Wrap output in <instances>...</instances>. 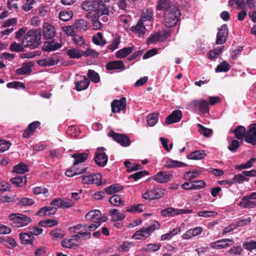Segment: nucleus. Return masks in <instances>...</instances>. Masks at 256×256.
Returning a JSON list of instances; mask_svg holds the SVG:
<instances>
[{"label":"nucleus","instance_id":"obj_9","mask_svg":"<svg viewBox=\"0 0 256 256\" xmlns=\"http://www.w3.org/2000/svg\"><path fill=\"white\" fill-rule=\"evenodd\" d=\"M164 189L156 188L147 190L142 194V197L144 199L148 200L158 199L164 196Z\"/></svg>","mask_w":256,"mask_h":256},{"label":"nucleus","instance_id":"obj_16","mask_svg":"<svg viewBox=\"0 0 256 256\" xmlns=\"http://www.w3.org/2000/svg\"><path fill=\"white\" fill-rule=\"evenodd\" d=\"M182 117V112L181 110H176L166 118L165 122L167 124L178 122L180 120Z\"/></svg>","mask_w":256,"mask_h":256},{"label":"nucleus","instance_id":"obj_37","mask_svg":"<svg viewBox=\"0 0 256 256\" xmlns=\"http://www.w3.org/2000/svg\"><path fill=\"white\" fill-rule=\"evenodd\" d=\"M110 202L116 206H123L124 201L122 200V196L120 194H114L109 199Z\"/></svg>","mask_w":256,"mask_h":256},{"label":"nucleus","instance_id":"obj_31","mask_svg":"<svg viewBox=\"0 0 256 256\" xmlns=\"http://www.w3.org/2000/svg\"><path fill=\"white\" fill-rule=\"evenodd\" d=\"M194 104L198 106L200 111L204 114L208 113L210 111L208 104L205 100H196Z\"/></svg>","mask_w":256,"mask_h":256},{"label":"nucleus","instance_id":"obj_11","mask_svg":"<svg viewBox=\"0 0 256 256\" xmlns=\"http://www.w3.org/2000/svg\"><path fill=\"white\" fill-rule=\"evenodd\" d=\"M244 141L252 145H256V123L252 124L248 126Z\"/></svg>","mask_w":256,"mask_h":256},{"label":"nucleus","instance_id":"obj_13","mask_svg":"<svg viewBox=\"0 0 256 256\" xmlns=\"http://www.w3.org/2000/svg\"><path fill=\"white\" fill-rule=\"evenodd\" d=\"M126 98L124 97L119 100H114L111 104L112 111L114 114L119 112L126 108Z\"/></svg>","mask_w":256,"mask_h":256},{"label":"nucleus","instance_id":"obj_22","mask_svg":"<svg viewBox=\"0 0 256 256\" xmlns=\"http://www.w3.org/2000/svg\"><path fill=\"white\" fill-rule=\"evenodd\" d=\"M34 64V63L32 62L23 63L20 68L16 70V73L20 75L30 74L32 71V68Z\"/></svg>","mask_w":256,"mask_h":256},{"label":"nucleus","instance_id":"obj_42","mask_svg":"<svg viewBox=\"0 0 256 256\" xmlns=\"http://www.w3.org/2000/svg\"><path fill=\"white\" fill-rule=\"evenodd\" d=\"M2 243H4V245L9 248H11L16 246V240L11 237L4 236L2 237Z\"/></svg>","mask_w":256,"mask_h":256},{"label":"nucleus","instance_id":"obj_33","mask_svg":"<svg viewBox=\"0 0 256 256\" xmlns=\"http://www.w3.org/2000/svg\"><path fill=\"white\" fill-rule=\"evenodd\" d=\"M90 83V80L85 76H84L82 80L74 82L76 90L78 91H81L86 89L88 88Z\"/></svg>","mask_w":256,"mask_h":256},{"label":"nucleus","instance_id":"obj_61","mask_svg":"<svg viewBox=\"0 0 256 256\" xmlns=\"http://www.w3.org/2000/svg\"><path fill=\"white\" fill-rule=\"evenodd\" d=\"M248 180L249 178L245 177V176L242 173L236 174L232 178L234 183L238 182L240 184H242L244 181H248Z\"/></svg>","mask_w":256,"mask_h":256},{"label":"nucleus","instance_id":"obj_25","mask_svg":"<svg viewBox=\"0 0 256 256\" xmlns=\"http://www.w3.org/2000/svg\"><path fill=\"white\" fill-rule=\"evenodd\" d=\"M202 232V228L201 227H196L186 231L184 233L182 238L184 239L190 238L193 236H197L201 234Z\"/></svg>","mask_w":256,"mask_h":256},{"label":"nucleus","instance_id":"obj_32","mask_svg":"<svg viewBox=\"0 0 256 256\" xmlns=\"http://www.w3.org/2000/svg\"><path fill=\"white\" fill-rule=\"evenodd\" d=\"M232 132L235 134V138L238 140H242L244 138H245L246 131L244 126H238L232 130Z\"/></svg>","mask_w":256,"mask_h":256},{"label":"nucleus","instance_id":"obj_63","mask_svg":"<svg viewBox=\"0 0 256 256\" xmlns=\"http://www.w3.org/2000/svg\"><path fill=\"white\" fill-rule=\"evenodd\" d=\"M50 234L51 236H53L54 238H62L64 236V232L60 228H56L52 230Z\"/></svg>","mask_w":256,"mask_h":256},{"label":"nucleus","instance_id":"obj_18","mask_svg":"<svg viewBox=\"0 0 256 256\" xmlns=\"http://www.w3.org/2000/svg\"><path fill=\"white\" fill-rule=\"evenodd\" d=\"M62 46V44L60 43L56 42L54 40L47 41L44 42L42 50L44 52L54 51Z\"/></svg>","mask_w":256,"mask_h":256},{"label":"nucleus","instance_id":"obj_57","mask_svg":"<svg viewBox=\"0 0 256 256\" xmlns=\"http://www.w3.org/2000/svg\"><path fill=\"white\" fill-rule=\"evenodd\" d=\"M229 143L228 148L232 152H236L240 146L239 142L236 140H232Z\"/></svg>","mask_w":256,"mask_h":256},{"label":"nucleus","instance_id":"obj_60","mask_svg":"<svg viewBox=\"0 0 256 256\" xmlns=\"http://www.w3.org/2000/svg\"><path fill=\"white\" fill-rule=\"evenodd\" d=\"M206 182L203 180H195L192 182L191 188L192 190H199L204 186Z\"/></svg>","mask_w":256,"mask_h":256},{"label":"nucleus","instance_id":"obj_38","mask_svg":"<svg viewBox=\"0 0 256 256\" xmlns=\"http://www.w3.org/2000/svg\"><path fill=\"white\" fill-rule=\"evenodd\" d=\"M205 156L204 150H196L190 153L187 158L190 160H202L204 158Z\"/></svg>","mask_w":256,"mask_h":256},{"label":"nucleus","instance_id":"obj_21","mask_svg":"<svg viewBox=\"0 0 256 256\" xmlns=\"http://www.w3.org/2000/svg\"><path fill=\"white\" fill-rule=\"evenodd\" d=\"M170 178L169 173L164 171L159 172L152 176V178L158 183L167 182L170 180Z\"/></svg>","mask_w":256,"mask_h":256},{"label":"nucleus","instance_id":"obj_58","mask_svg":"<svg viewBox=\"0 0 256 256\" xmlns=\"http://www.w3.org/2000/svg\"><path fill=\"white\" fill-rule=\"evenodd\" d=\"M198 126L199 128L200 133L204 136L209 137L212 132L211 129L206 128L201 124H198Z\"/></svg>","mask_w":256,"mask_h":256},{"label":"nucleus","instance_id":"obj_40","mask_svg":"<svg viewBox=\"0 0 256 256\" xmlns=\"http://www.w3.org/2000/svg\"><path fill=\"white\" fill-rule=\"evenodd\" d=\"M224 48V46H218L214 50H210L208 58L210 60L217 58L222 52Z\"/></svg>","mask_w":256,"mask_h":256},{"label":"nucleus","instance_id":"obj_1","mask_svg":"<svg viewBox=\"0 0 256 256\" xmlns=\"http://www.w3.org/2000/svg\"><path fill=\"white\" fill-rule=\"evenodd\" d=\"M82 7L84 10L88 12L86 15L87 18H99L104 22L108 21V6L102 0H85L82 2Z\"/></svg>","mask_w":256,"mask_h":256},{"label":"nucleus","instance_id":"obj_5","mask_svg":"<svg viewBox=\"0 0 256 256\" xmlns=\"http://www.w3.org/2000/svg\"><path fill=\"white\" fill-rule=\"evenodd\" d=\"M160 224L158 222H156L154 224L150 225L146 227H143L139 230L136 231L133 236V238L136 240H142V238L146 239L148 238L156 230H158L160 228Z\"/></svg>","mask_w":256,"mask_h":256},{"label":"nucleus","instance_id":"obj_2","mask_svg":"<svg viewBox=\"0 0 256 256\" xmlns=\"http://www.w3.org/2000/svg\"><path fill=\"white\" fill-rule=\"evenodd\" d=\"M41 29L30 30L23 37L22 44L30 49L37 48L41 44Z\"/></svg>","mask_w":256,"mask_h":256},{"label":"nucleus","instance_id":"obj_53","mask_svg":"<svg viewBox=\"0 0 256 256\" xmlns=\"http://www.w3.org/2000/svg\"><path fill=\"white\" fill-rule=\"evenodd\" d=\"M180 231L179 228H174L173 230L170 231L168 232L162 234L161 236L160 240H170L172 236L178 234Z\"/></svg>","mask_w":256,"mask_h":256},{"label":"nucleus","instance_id":"obj_17","mask_svg":"<svg viewBox=\"0 0 256 256\" xmlns=\"http://www.w3.org/2000/svg\"><path fill=\"white\" fill-rule=\"evenodd\" d=\"M56 29L52 25L44 23L43 26V36L46 39L52 38L56 34Z\"/></svg>","mask_w":256,"mask_h":256},{"label":"nucleus","instance_id":"obj_23","mask_svg":"<svg viewBox=\"0 0 256 256\" xmlns=\"http://www.w3.org/2000/svg\"><path fill=\"white\" fill-rule=\"evenodd\" d=\"M246 196L242 197L239 206L244 208H253L256 207V200H250Z\"/></svg>","mask_w":256,"mask_h":256},{"label":"nucleus","instance_id":"obj_15","mask_svg":"<svg viewBox=\"0 0 256 256\" xmlns=\"http://www.w3.org/2000/svg\"><path fill=\"white\" fill-rule=\"evenodd\" d=\"M234 244V241L232 239L224 238L219 240L216 242L210 244V248L218 250H220L226 247L230 246Z\"/></svg>","mask_w":256,"mask_h":256},{"label":"nucleus","instance_id":"obj_62","mask_svg":"<svg viewBox=\"0 0 256 256\" xmlns=\"http://www.w3.org/2000/svg\"><path fill=\"white\" fill-rule=\"evenodd\" d=\"M149 172L146 170L138 172L130 176V178H132L134 180H137L142 178L145 175H148Z\"/></svg>","mask_w":256,"mask_h":256},{"label":"nucleus","instance_id":"obj_8","mask_svg":"<svg viewBox=\"0 0 256 256\" xmlns=\"http://www.w3.org/2000/svg\"><path fill=\"white\" fill-rule=\"evenodd\" d=\"M108 136L112 137L114 140L124 147L129 146L131 143L129 137L123 134L116 133L113 130H110Z\"/></svg>","mask_w":256,"mask_h":256},{"label":"nucleus","instance_id":"obj_4","mask_svg":"<svg viewBox=\"0 0 256 256\" xmlns=\"http://www.w3.org/2000/svg\"><path fill=\"white\" fill-rule=\"evenodd\" d=\"M8 218L11 221L12 226L16 228L24 226L32 221L30 217L20 213H12L8 216Z\"/></svg>","mask_w":256,"mask_h":256},{"label":"nucleus","instance_id":"obj_26","mask_svg":"<svg viewBox=\"0 0 256 256\" xmlns=\"http://www.w3.org/2000/svg\"><path fill=\"white\" fill-rule=\"evenodd\" d=\"M58 61L59 60L58 58L50 57L44 60H38L37 62L40 66H50L56 64Z\"/></svg>","mask_w":256,"mask_h":256},{"label":"nucleus","instance_id":"obj_41","mask_svg":"<svg viewBox=\"0 0 256 256\" xmlns=\"http://www.w3.org/2000/svg\"><path fill=\"white\" fill-rule=\"evenodd\" d=\"M13 171L16 174H23L28 172V168L26 164L20 162L14 167Z\"/></svg>","mask_w":256,"mask_h":256},{"label":"nucleus","instance_id":"obj_64","mask_svg":"<svg viewBox=\"0 0 256 256\" xmlns=\"http://www.w3.org/2000/svg\"><path fill=\"white\" fill-rule=\"evenodd\" d=\"M243 247L248 250L252 251L256 249V241L250 240V242L244 243Z\"/></svg>","mask_w":256,"mask_h":256},{"label":"nucleus","instance_id":"obj_14","mask_svg":"<svg viewBox=\"0 0 256 256\" xmlns=\"http://www.w3.org/2000/svg\"><path fill=\"white\" fill-rule=\"evenodd\" d=\"M75 202L72 200H64L60 198H56L50 202L51 205L61 208H70L73 206Z\"/></svg>","mask_w":256,"mask_h":256},{"label":"nucleus","instance_id":"obj_36","mask_svg":"<svg viewBox=\"0 0 256 256\" xmlns=\"http://www.w3.org/2000/svg\"><path fill=\"white\" fill-rule=\"evenodd\" d=\"M10 182L17 187H22L26 184V179L25 176H16L11 178Z\"/></svg>","mask_w":256,"mask_h":256},{"label":"nucleus","instance_id":"obj_3","mask_svg":"<svg viewBox=\"0 0 256 256\" xmlns=\"http://www.w3.org/2000/svg\"><path fill=\"white\" fill-rule=\"evenodd\" d=\"M180 16V10L173 6L171 11L164 13L165 26L167 28L174 26L179 20Z\"/></svg>","mask_w":256,"mask_h":256},{"label":"nucleus","instance_id":"obj_54","mask_svg":"<svg viewBox=\"0 0 256 256\" xmlns=\"http://www.w3.org/2000/svg\"><path fill=\"white\" fill-rule=\"evenodd\" d=\"M161 246L162 245L160 244H148L143 250L145 252H156L158 250Z\"/></svg>","mask_w":256,"mask_h":256},{"label":"nucleus","instance_id":"obj_46","mask_svg":"<svg viewBox=\"0 0 256 256\" xmlns=\"http://www.w3.org/2000/svg\"><path fill=\"white\" fill-rule=\"evenodd\" d=\"M120 42V38H116L112 40V44L108 45L106 48V52H112L118 48V45Z\"/></svg>","mask_w":256,"mask_h":256},{"label":"nucleus","instance_id":"obj_59","mask_svg":"<svg viewBox=\"0 0 256 256\" xmlns=\"http://www.w3.org/2000/svg\"><path fill=\"white\" fill-rule=\"evenodd\" d=\"M58 224V222L54 220L48 219L46 220H41L38 222V224L43 227L52 226Z\"/></svg>","mask_w":256,"mask_h":256},{"label":"nucleus","instance_id":"obj_12","mask_svg":"<svg viewBox=\"0 0 256 256\" xmlns=\"http://www.w3.org/2000/svg\"><path fill=\"white\" fill-rule=\"evenodd\" d=\"M218 30L216 43L217 44H222L226 42L228 39V26L226 24H224Z\"/></svg>","mask_w":256,"mask_h":256},{"label":"nucleus","instance_id":"obj_29","mask_svg":"<svg viewBox=\"0 0 256 256\" xmlns=\"http://www.w3.org/2000/svg\"><path fill=\"white\" fill-rule=\"evenodd\" d=\"M124 186L119 184H115L106 188L104 190L108 194H112L124 189Z\"/></svg>","mask_w":256,"mask_h":256},{"label":"nucleus","instance_id":"obj_50","mask_svg":"<svg viewBox=\"0 0 256 256\" xmlns=\"http://www.w3.org/2000/svg\"><path fill=\"white\" fill-rule=\"evenodd\" d=\"M25 48L22 42L21 44H18L14 42L10 44V50L12 52H24Z\"/></svg>","mask_w":256,"mask_h":256},{"label":"nucleus","instance_id":"obj_45","mask_svg":"<svg viewBox=\"0 0 256 256\" xmlns=\"http://www.w3.org/2000/svg\"><path fill=\"white\" fill-rule=\"evenodd\" d=\"M159 114L158 112H153L149 114L147 118L148 124L150 126H153L156 124L158 120Z\"/></svg>","mask_w":256,"mask_h":256},{"label":"nucleus","instance_id":"obj_24","mask_svg":"<svg viewBox=\"0 0 256 256\" xmlns=\"http://www.w3.org/2000/svg\"><path fill=\"white\" fill-rule=\"evenodd\" d=\"M173 6H174L171 4L170 0H159L157 10H164L165 12H168L171 11Z\"/></svg>","mask_w":256,"mask_h":256},{"label":"nucleus","instance_id":"obj_10","mask_svg":"<svg viewBox=\"0 0 256 256\" xmlns=\"http://www.w3.org/2000/svg\"><path fill=\"white\" fill-rule=\"evenodd\" d=\"M192 212V210L188 209H178L172 208H168L162 210L160 212L161 215L163 216H174L176 215L184 214H191Z\"/></svg>","mask_w":256,"mask_h":256},{"label":"nucleus","instance_id":"obj_27","mask_svg":"<svg viewBox=\"0 0 256 256\" xmlns=\"http://www.w3.org/2000/svg\"><path fill=\"white\" fill-rule=\"evenodd\" d=\"M132 32H136L139 36L144 35L145 34L146 28L144 26L142 20H140L135 26H132L130 28Z\"/></svg>","mask_w":256,"mask_h":256},{"label":"nucleus","instance_id":"obj_48","mask_svg":"<svg viewBox=\"0 0 256 256\" xmlns=\"http://www.w3.org/2000/svg\"><path fill=\"white\" fill-rule=\"evenodd\" d=\"M230 67L227 62L224 61L217 66L215 70L216 72H227L230 70Z\"/></svg>","mask_w":256,"mask_h":256},{"label":"nucleus","instance_id":"obj_6","mask_svg":"<svg viewBox=\"0 0 256 256\" xmlns=\"http://www.w3.org/2000/svg\"><path fill=\"white\" fill-rule=\"evenodd\" d=\"M106 148L104 147H99L96 149L94 160L99 166L104 167L108 162V156L106 154Z\"/></svg>","mask_w":256,"mask_h":256},{"label":"nucleus","instance_id":"obj_19","mask_svg":"<svg viewBox=\"0 0 256 256\" xmlns=\"http://www.w3.org/2000/svg\"><path fill=\"white\" fill-rule=\"evenodd\" d=\"M40 125V122L39 121H34L30 124L25 129L23 133V136L25 138H30Z\"/></svg>","mask_w":256,"mask_h":256},{"label":"nucleus","instance_id":"obj_56","mask_svg":"<svg viewBox=\"0 0 256 256\" xmlns=\"http://www.w3.org/2000/svg\"><path fill=\"white\" fill-rule=\"evenodd\" d=\"M66 54L72 58H79L82 56V54L76 48L68 50Z\"/></svg>","mask_w":256,"mask_h":256},{"label":"nucleus","instance_id":"obj_34","mask_svg":"<svg viewBox=\"0 0 256 256\" xmlns=\"http://www.w3.org/2000/svg\"><path fill=\"white\" fill-rule=\"evenodd\" d=\"M134 50V46L125 47L118 50L116 54V57L118 58H124L130 54Z\"/></svg>","mask_w":256,"mask_h":256},{"label":"nucleus","instance_id":"obj_52","mask_svg":"<svg viewBox=\"0 0 256 256\" xmlns=\"http://www.w3.org/2000/svg\"><path fill=\"white\" fill-rule=\"evenodd\" d=\"M87 76L92 82L97 83L100 82V77L99 74L94 70H89Z\"/></svg>","mask_w":256,"mask_h":256},{"label":"nucleus","instance_id":"obj_28","mask_svg":"<svg viewBox=\"0 0 256 256\" xmlns=\"http://www.w3.org/2000/svg\"><path fill=\"white\" fill-rule=\"evenodd\" d=\"M20 238L22 244H31L34 240V237L30 232H22L20 234Z\"/></svg>","mask_w":256,"mask_h":256},{"label":"nucleus","instance_id":"obj_55","mask_svg":"<svg viewBox=\"0 0 256 256\" xmlns=\"http://www.w3.org/2000/svg\"><path fill=\"white\" fill-rule=\"evenodd\" d=\"M66 134L72 137L76 138L80 135V132L76 126H71L68 127L66 130Z\"/></svg>","mask_w":256,"mask_h":256},{"label":"nucleus","instance_id":"obj_47","mask_svg":"<svg viewBox=\"0 0 256 256\" xmlns=\"http://www.w3.org/2000/svg\"><path fill=\"white\" fill-rule=\"evenodd\" d=\"M159 40L163 41V40L161 39V33L158 32L150 35L147 38V44H149L155 43Z\"/></svg>","mask_w":256,"mask_h":256},{"label":"nucleus","instance_id":"obj_39","mask_svg":"<svg viewBox=\"0 0 256 256\" xmlns=\"http://www.w3.org/2000/svg\"><path fill=\"white\" fill-rule=\"evenodd\" d=\"M110 215L112 216V220L113 221H120L125 218V216L119 212V210L114 208L110 212Z\"/></svg>","mask_w":256,"mask_h":256},{"label":"nucleus","instance_id":"obj_20","mask_svg":"<svg viewBox=\"0 0 256 256\" xmlns=\"http://www.w3.org/2000/svg\"><path fill=\"white\" fill-rule=\"evenodd\" d=\"M107 70H124L125 66L122 60H114L108 62L106 65Z\"/></svg>","mask_w":256,"mask_h":256},{"label":"nucleus","instance_id":"obj_44","mask_svg":"<svg viewBox=\"0 0 256 256\" xmlns=\"http://www.w3.org/2000/svg\"><path fill=\"white\" fill-rule=\"evenodd\" d=\"M186 164L177 160H170L168 161L165 164L164 166L167 168H172L176 167H183L186 166Z\"/></svg>","mask_w":256,"mask_h":256},{"label":"nucleus","instance_id":"obj_49","mask_svg":"<svg viewBox=\"0 0 256 256\" xmlns=\"http://www.w3.org/2000/svg\"><path fill=\"white\" fill-rule=\"evenodd\" d=\"M144 207V206L142 204H134L127 208L126 210L132 213L141 212L144 211L143 208Z\"/></svg>","mask_w":256,"mask_h":256},{"label":"nucleus","instance_id":"obj_7","mask_svg":"<svg viewBox=\"0 0 256 256\" xmlns=\"http://www.w3.org/2000/svg\"><path fill=\"white\" fill-rule=\"evenodd\" d=\"M80 178H82V182L84 184H95L98 186L103 184V182H102V176L98 173L87 176L82 175Z\"/></svg>","mask_w":256,"mask_h":256},{"label":"nucleus","instance_id":"obj_30","mask_svg":"<svg viewBox=\"0 0 256 256\" xmlns=\"http://www.w3.org/2000/svg\"><path fill=\"white\" fill-rule=\"evenodd\" d=\"M88 153H75L72 154V157L74 158V165L78 164L80 163L85 162L88 158Z\"/></svg>","mask_w":256,"mask_h":256},{"label":"nucleus","instance_id":"obj_51","mask_svg":"<svg viewBox=\"0 0 256 256\" xmlns=\"http://www.w3.org/2000/svg\"><path fill=\"white\" fill-rule=\"evenodd\" d=\"M72 40L75 44L84 48L86 45V40L82 36L76 34L74 36Z\"/></svg>","mask_w":256,"mask_h":256},{"label":"nucleus","instance_id":"obj_43","mask_svg":"<svg viewBox=\"0 0 256 256\" xmlns=\"http://www.w3.org/2000/svg\"><path fill=\"white\" fill-rule=\"evenodd\" d=\"M73 16V12L72 10H62L59 13V18L60 20L67 22L70 20Z\"/></svg>","mask_w":256,"mask_h":256},{"label":"nucleus","instance_id":"obj_35","mask_svg":"<svg viewBox=\"0 0 256 256\" xmlns=\"http://www.w3.org/2000/svg\"><path fill=\"white\" fill-rule=\"evenodd\" d=\"M75 30L77 31H84L86 30L88 26V22L86 20L83 19H79L76 20L74 24Z\"/></svg>","mask_w":256,"mask_h":256}]
</instances>
